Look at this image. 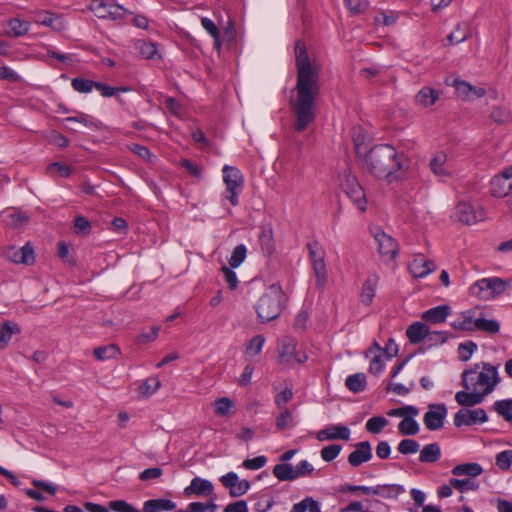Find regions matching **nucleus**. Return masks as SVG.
<instances>
[{"label": "nucleus", "mask_w": 512, "mask_h": 512, "mask_svg": "<svg viewBox=\"0 0 512 512\" xmlns=\"http://www.w3.org/2000/svg\"><path fill=\"white\" fill-rule=\"evenodd\" d=\"M297 68L296 85L291 91L295 96L289 100L295 118L294 129L302 132L316 119V98L320 93V76L316 66L310 62L306 47L300 41L295 43Z\"/></svg>", "instance_id": "nucleus-1"}, {"label": "nucleus", "mask_w": 512, "mask_h": 512, "mask_svg": "<svg viewBox=\"0 0 512 512\" xmlns=\"http://www.w3.org/2000/svg\"><path fill=\"white\" fill-rule=\"evenodd\" d=\"M355 143V152L361 159L362 168L379 179H385L389 183L401 179L399 172L406 167L405 155L399 154L396 149L389 144L375 145L369 150L365 146Z\"/></svg>", "instance_id": "nucleus-2"}, {"label": "nucleus", "mask_w": 512, "mask_h": 512, "mask_svg": "<svg viewBox=\"0 0 512 512\" xmlns=\"http://www.w3.org/2000/svg\"><path fill=\"white\" fill-rule=\"evenodd\" d=\"M500 380L498 367L488 362L474 364L469 369H465L461 374V385L466 390H470L471 386L474 389L482 387L483 390L481 392L485 395L490 394Z\"/></svg>", "instance_id": "nucleus-3"}, {"label": "nucleus", "mask_w": 512, "mask_h": 512, "mask_svg": "<svg viewBox=\"0 0 512 512\" xmlns=\"http://www.w3.org/2000/svg\"><path fill=\"white\" fill-rule=\"evenodd\" d=\"M287 302V296L279 283L268 286L256 302L255 309L259 323H267L280 317Z\"/></svg>", "instance_id": "nucleus-4"}, {"label": "nucleus", "mask_w": 512, "mask_h": 512, "mask_svg": "<svg viewBox=\"0 0 512 512\" xmlns=\"http://www.w3.org/2000/svg\"><path fill=\"white\" fill-rule=\"evenodd\" d=\"M511 287V280L500 277L482 278L474 282L470 288V294L480 300H491L501 296Z\"/></svg>", "instance_id": "nucleus-5"}, {"label": "nucleus", "mask_w": 512, "mask_h": 512, "mask_svg": "<svg viewBox=\"0 0 512 512\" xmlns=\"http://www.w3.org/2000/svg\"><path fill=\"white\" fill-rule=\"evenodd\" d=\"M309 253V259L312 263L313 272L316 278L315 286L323 290L326 286L328 275L325 264V250L321 244L314 240L306 244Z\"/></svg>", "instance_id": "nucleus-6"}, {"label": "nucleus", "mask_w": 512, "mask_h": 512, "mask_svg": "<svg viewBox=\"0 0 512 512\" xmlns=\"http://www.w3.org/2000/svg\"><path fill=\"white\" fill-rule=\"evenodd\" d=\"M222 172L223 181L226 186L224 197L232 206H236L238 205V197L244 184L243 174L238 168L229 165H225Z\"/></svg>", "instance_id": "nucleus-7"}, {"label": "nucleus", "mask_w": 512, "mask_h": 512, "mask_svg": "<svg viewBox=\"0 0 512 512\" xmlns=\"http://www.w3.org/2000/svg\"><path fill=\"white\" fill-rule=\"evenodd\" d=\"M89 8L100 19L122 20L126 13H131L123 6L114 4L112 0H91Z\"/></svg>", "instance_id": "nucleus-8"}, {"label": "nucleus", "mask_w": 512, "mask_h": 512, "mask_svg": "<svg viewBox=\"0 0 512 512\" xmlns=\"http://www.w3.org/2000/svg\"><path fill=\"white\" fill-rule=\"evenodd\" d=\"M448 410L444 403H432L428 405V411L424 414L423 422L430 431L443 428Z\"/></svg>", "instance_id": "nucleus-9"}, {"label": "nucleus", "mask_w": 512, "mask_h": 512, "mask_svg": "<svg viewBox=\"0 0 512 512\" xmlns=\"http://www.w3.org/2000/svg\"><path fill=\"white\" fill-rule=\"evenodd\" d=\"M378 245V251L382 257L394 260L398 254V244L394 238L387 235L380 227L371 230Z\"/></svg>", "instance_id": "nucleus-10"}, {"label": "nucleus", "mask_w": 512, "mask_h": 512, "mask_svg": "<svg viewBox=\"0 0 512 512\" xmlns=\"http://www.w3.org/2000/svg\"><path fill=\"white\" fill-rule=\"evenodd\" d=\"M488 421V416L483 408L475 410L460 409L454 415V425L457 428L462 426H472L475 424H482Z\"/></svg>", "instance_id": "nucleus-11"}, {"label": "nucleus", "mask_w": 512, "mask_h": 512, "mask_svg": "<svg viewBox=\"0 0 512 512\" xmlns=\"http://www.w3.org/2000/svg\"><path fill=\"white\" fill-rule=\"evenodd\" d=\"M343 189L360 211H366L367 200L364 189L354 176L348 175L346 177Z\"/></svg>", "instance_id": "nucleus-12"}, {"label": "nucleus", "mask_w": 512, "mask_h": 512, "mask_svg": "<svg viewBox=\"0 0 512 512\" xmlns=\"http://www.w3.org/2000/svg\"><path fill=\"white\" fill-rule=\"evenodd\" d=\"M222 485L229 489V495L233 498L240 497L250 489V482L246 479H239L235 472H228L220 478Z\"/></svg>", "instance_id": "nucleus-13"}, {"label": "nucleus", "mask_w": 512, "mask_h": 512, "mask_svg": "<svg viewBox=\"0 0 512 512\" xmlns=\"http://www.w3.org/2000/svg\"><path fill=\"white\" fill-rule=\"evenodd\" d=\"M483 211L468 202H459L455 207L454 217L461 223L472 225L483 219Z\"/></svg>", "instance_id": "nucleus-14"}, {"label": "nucleus", "mask_w": 512, "mask_h": 512, "mask_svg": "<svg viewBox=\"0 0 512 512\" xmlns=\"http://www.w3.org/2000/svg\"><path fill=\"white\" fill-rule=\"evenodd\" d=\"M479 315L478 308H472L465 311H462L458 317L451 322V327L455 330H460L464 332H475V322L477 321Z\"/></svg>", "instance_id": "nucleus-15"}, {"label": "nucleus", "mask_w": 512, "mask_h": 512, "mask_svg": "<svg viewBox=\"0 0 512 512\" xmlns=\"http://www.w3.org/2000/svg\"><path fill=\"white\" fill-rule=\"evenodd\" d=\"M436 268L434 261L425 260L421 255L415 257L408 265L409 272L414 278H424Z\"/></svg>", "instance_id": "nucleus-16"}, {"label": "nucleus", "mask_w": 512, "mask_h": 512, "mask_svg": "<svg viewBox=\"0 0 512 512\" xmlns=\"http://www.w3.org/2000/svg\"><path fill=\"white\" fill-rule=\"evenodd\" d=\"M372 458L371 444L368 441L359 442L356 449L348 456V463L353 467H358L362 463L370 461Z\"/></svg>", "instance_id": "nucleus-17"}, {"label": "nucleus", "mask_w": 512, "mask_h": 512, "mask_svg": "<svg viewBox=\"0 0 512 512\" xmlns=\"http://www.w3.org/2000/svg\"><path fill=\"white\" fill-rule=\"evenodd\" d=\"M351 431L347 426L344 425H330L326 428L318 431L317 439L319 441L325 440H349Z\"/></svg>", "instance_id": "nucleus-18"}, {"label": "nucleus", "mask_w": 512, "mask_h": 512, "mask_svg": "<svg viewBox=\"0 0 512 512\" xmlns=\"http://www.w3.org/2000/svg\"><path fill=\"white\" fill-rule=\"evenodd\" d=\"M214 488L213 484L206 479L195 477L192 479L189 486L184 489V494L190 496L192 494L198 496H211L213 495Z\"/></svg>", "instance_id": "nucleus-19"}, {"label": "nucleus", "mask_w": 512, "mask_h": 512, "mask_svg": "<svg viewBox=\"0 0 512 512\" xmlns=\"http://www.w3.org/2000/svg\"><path fill=\"white\" fill-rule=\"evenodd\" d=\"M379 282V276L376 273L368 274L365 282L362 285L360 299L361 303L369 306L375 297L376 289Z\"/></svg>", "instance_id": "nucleus-20"}, {"label": "nucleus", "mask_w": 512, "mask_h": 512, "mask_svg": "<svg viewBox=\"0 0 512 512\" xmlns=\"http://www.w3.org/2000/svg\"><path fill=\"white\" fill-rule=\"evenodd\" d=\"M9 259L16 264L32 265L35 262V253L33 246L27 242L20 249H13L8 255Z\"/></svg>", "instance_id": "nucleus-21"}, {"label": "nucleus", "mask_w": 512, "mask_h": 512, "mask_svg": "<svg viewBox=\"0 0 512 512\" xmlns=\"http://www.w3.org/2000/svg\"><path fill=\"white\" fill-rule=\"evenodd\" d=\"M451 312V308L449 305H439L433 308H430L426 310L422 314V319L425 322L431 323V324H438L445 322L446 318Z\"/></svg>", "instance_id": "nucleus-22"}, {"label": "nucleus", "mask_w": 512, "mask_h": 512, "mask_svg": "<svg viewBox=\"0 0 512 512\" xmlns=\"http://www.w3.org/2000/svg\"><path fill=\"white\" fill-rule=\"evenodd\" d=\"M473 390V392H468L469 390L458 391L455 394L456 402L463 407H473L482 403L486 395L483 392H477L474 388Z\"/></svg>", "instance_id": "nucleus-23"}, {"label": "nucleus", "mask_w": 512, "mask_h": 512, "mask_svg": "<svg viewBox=\"0 0 512 512\" xmlns=\"http://www.w3.org/2000/svg\"><path fill=\"white\" fill-rule=\"evenodd\" d=\"M297 342L294 338H284L278 349V357L280 362L289 363L296 357Z\"/></svg>", "instance_id": "nucleus-24"}, {"label": "nucleus", "mask_w": 512, "mask_h": 512, "mask_svg": "<svg viewBox=\"0 0 512 512\" xmlns=\"http://www.w3.org/2000/svg\"><path fill=\"white\" fill-rule=\"evenodd\" d=\"M429 334V327L419 321L412 323L406 330V335L411 344L421 343Z\"/></svg>", "instance_id": "nucleus-25"}, {"label": "nucleus", "mask_w": 512, "mask_h": 512, "mask_svg": "<svg viewBox=\"0 0 512 512\" xmlns=\"http://www.w3.org/2000/svg\"><path fill=\"white\" fill-rule=\"evenodd\" d=\"M405 492V488L400 484H383L373 486L372 494L378 495L384 499H397Z\"/></svg>", "instance_id": "nucleus-26"}, {"label": "nucleus", "mask_w": 512, "mask_h": 512, "mask_svg": "<svg viewBox=\"0 0 512 512\" xmlns=\"http://www.w3.org/2000/svg\"><path fill=\"white\" fill-rule=\"evenodd\" d=\"M176 508V504L170 499H149L143 504V512H162L171 511Z\"/></svg>", "instance_id": "nucleus-27"}, {"label": "nucleus", "mask_w": 512, "mask_h": 512, "mask_svg": "<svg viewBox=\"0 0 512 512\" xmlns=\"http://www.w3.org/2000/svg\"><path fill=\"white\" fill-rule=\"evenodd\" d=\"M441 458V448L438 443L425 445L419 454V461L422 463H435Z\"/></svg>", "instance_id": "nucleus-28"}, {"label": "nucleus", "mask_w": 512, "mask_h": 512, "mask_svg": "<svg viewBox=\"0 0 512 512\" xmlns=\"http://www.w3.org/2000/svg\"><path fill=\"white\" fill-rule=\"evenodd\" d=\"M474 324L476 331H482L490 335H495L500 331L499 322L493 319H486L482 312H479L477 321Z\"/></svg>", "instance_id": "nucleus-29"}, {"label": "nucleus", "mask_w": 512, "mask_h": 512, "mask_svg": "<svg viewBox=\"0 0 512 512\" xmlns=\"http://www.w3.org/2000/svg\"><path fill=\"white\" fill-rule=\"evenodd\" d=\"M451 472L455 476L466 475L470 478H474L483 473V468L478 463H464L456 465Z\"/></svg>", "instance_id": "nucleus-30"}, {"label": "nucleus", "mask_w": 512, "mask_h": 512, "mask_svg": "<svg viewBox=\"0 0 512 512\" xmlns=\"http://www.w3.org/2000/svg\"><path fill=\"white\" fill-rule=\"evenodd\" d=\"M345 386L353 393H360L367 386V379L364 373H355L349 375L345 380Z\"/></svg>", "instance_id": "nucleus-31"}, {"label": "nucleus", "mask_w": 512, "mask_h": 512, "mask_svg": "<svg viewBox=\"0 0 512 512\" xmlns=\"http://www.w3.org/2000/svg\"><path fill=\"white\" fill-rule=\"evenodd\" d=\"M470 37V30L467 23H458L454 30L447 36L449 44L455 45L466 41Z\"/></svg>", "instance_id": "nucleus-32"}, {"label": "nucleus", "mask_w": 512, "mask_h": 512, "mask_svg": "<svg viewBox=\"0 0 512 512\" xmlns=\"http://www.w3.org/2000/svg\"><path fill=\"white\" fill-rule=\"evenodd\" d=\"M438 98V91L431 87H423L415 96L416 102L424 107L433 105Z\"/></svg>", "instance_id": "nucleus-33"}, {"label": "nucleus", "mask_w": 512, "mask_h": 512, "mask_svg": "<svg viewBox=\"0 0 512 512\" xmlns=\"http://www.w3.org/2000/svg\"><path fill=\"white\" fill-rule=\"evenodd\" d=\"M446 161L447 155L442 151L437 152L430 160L429 167L435 175L446 177L449 175L448 171L444 167Z\"/></svg>", "instance_id": "nucleus-34"}, {"label": "nucleus", "mask_w": 512, "mask_h": 512, "mask_svg": "<svg viewBox=\"0 0 512 512\" xmlns=\"http://www.w3.org/2000/svg\"><path fill=\"white\" fill-rule=\"evenodd\" d=\"M273 475L279 481H293L296 479L295 470L291 464L281 463L273 468Z\"/></svg>", "instance_id": "nucleus-35"}, {"label": "nucleus", "mask_w": 512, "mask_h": 512, "mask_svg": "<svg viewBox=\"0 0 512 512\" xmlns=\"http://www.w3.org/2000/svg\"><path fill=\"white\" fill-rule=\"evenodd\" d=\"M401 435L414 436L419 433L420 427L418 422L411 416H405L398 425Z\"/></svg>", "instance_id": "nucleus-36"}, {"label": "nucleus", "mask_w": 512, "mask_h": 512, "mask_svg": "<svg viewBox=\"0 0 512 512\" xmlns=\"http://www.w3.org/2000/svg\"><path fill=\"white\" fill-rule=\"evenodd\" d=\"M21 329L17 323L5 321L0 324V342L7 345L13 334H18Z\"/></svg>", "instance_id": "nucleus-37"}, {"label": "nucleus", "mask_w": 512, "mask_h": 512, "mask_svg": "<svg viewBox=\"0 0 512 512\" xmlns=\"http://www.w3.org/2000/svg\"><path fill=\"white\" fill-rule=\"evenodd\" d=\"M119 353V348L114 344L99 346L93 351L94 357L99 361L115 358Z\"/></svg>", "instance_id": "nucleus-38"}, {"label": "nucleus", "mask_w": 512, "mask_h": 512, "mask_svg": "<svg viewBox=\"0 0 512 512\" xmlns=\"http://www.w3.org/2000/svg\"><path fill=\"white\" fill-rule=\"evenodd\" d=\"M8 26L10 28L9 35L14 37H20L28 33L30 23L28 21H24L18 18H12L9 20Z\"/></svg>", "instance_id": "nucleus-39"}, {"label": "nucleus", "mask_w": 512, "mask_h": 512, "mask_svg": "<svg viewBox=\"0 0 512 512\" xmlns=\"http://www.w3.org/2000/svg\"><path fill=\"white\" fill-rule=\"evenodd\" d=\"M161 387V381L157 376L147 378L140 386L139 392L146 398L153 395Z\"/></svg>", "instance_id": "nucleus-40"}, {"label": "nucleus", "mask_w": 512, "mask_h": 512, "mask_svg": "<svg viewBox=\"0 0 512 512\" xmlns=\"http://www.w3.org/2000/svg\"><path fill=\"white\" fill-rule=\"evenodd\" d=\"M246 255H247V248L244 244H239L237 245L232 253H231V256L228 260L229 262V266L232 268V269H236L238 268L243 262L244 260L246 259Z\"/></svg>", "instance_id": "nucleus-41"}, {"label": "nucleus", "mask_w": 512, "mask_h": 512, "mask_svg": "<svg viewBox=\"0 0 512 512\" xmlns=\"http://www.w3.org/2000/svg\"><path fill=\"white\" fill-rule=\"evenodd\" d=\"M291 512H321L319 503L312 497H306L299 503L294 504Z\"/></svg>", "instance_id": "nucleus-42"}, {"label": "nucleus", "mask_w": 512, "mask_h": 512, "mask_svg": "<svg viewBox=\"0 0 512 512\" xmlns=\"http://www.w3.org/2000/svg\"><path fill=\"white\" fill-rule=\"evenodd\" d=\"M201 24L203 28L211 35V37L214 40V46L217 50H220L221 48V42H220V30L218 29L217 25L209 18L203 17L201 19Z\"/></svg>", "instance_id": "nucleus-43"}, {"label": "nucleus", "mask_w": 512, "mask_h": 512, "mask_svg": "<svg viewBox=\"0 0 512 512\" xmlns=\"http://www.w3.org/2000/svg\"><path fill=\"white\" fill-rule=\"evenodd\" d=\"M259 242L263 253L270 256L274 251V241L272 237V230H262L259 234Z\"/></svg>", "instance_id": "nucleus-44"}, {"label": "nucleus", "mask_w": 512, "mask_h": 512, "mask_svg": "<svg viewBox=\"0 0 512 512\" xmlns=\"http://www.w3.org/2000/svg\"><path fill=\"white\" fill-rule=\"evenodd\" d=\"M450 485L460 492H465L467 490L476 491L479 488V484L471 478H451Z\"/></svg>", "instance_id": "nucleus-45"}, {"label": "nucleus", "mask_w": 512, "mask_h": 512, "mask_svg": "<svg viewBox=\"0 0 512 512\" xmlns=\"http://www.w3.org/2000/svg\"><path fill=\"white\" fill-rule=\"evenodd\" d=\"M494 409L506 421L512 422V399L496 401L494 403Z\"/></svg>", "instance_id": "nucleus-46"}, {"label": "nucleus", "mask_w": 512, "mask_h": 512, "mask_svg": "<svg viewBox=\"0 0 512 512\" xmlns=\"http://www.w3.org/2000/svg\"><path fill=\"white\" fill-rule=\"evenodd\" d=\"M477 348V344L472 340L460 343L457 349L459 360L467 362L473 353L477 350Z\"/></svg>", "instance_id": "nucleus-47"}, {"label": "nucleus", "mask_w": 512, "mask_h": 512, "mask_svg": "<svg viewBox=\"0 0 512 512\" xmlns=\"http://www.w3.org/2000/svg\"><path fill=\"white\" fill-rule=\"evenodd\" d=\"M95 82L83 77H75L71 81L72 88L79 93H89L95 88Z\"/></svg>", "instance_id": "nucleus-48"}, {"label": "nucleus", "mask_w": 512, "mask_h": 512, "mask_svg": "<svg viewBox=\"0 0 512 512\" xmlns=\"http://www.w3.org/2000/svg\"><path fill=\"white\" fill-rule=\"evenodd\" d=\"M388 425V420L383 416H375L366 422V430L373 434L380 433Z\"/></svg>", "instance_id": "nucleus-49"}, {"label": "nucleus", "mask_w": 512, "mask_h": 512, "mask_svg": "<svg viewBox=\"0 0 512 512\" xmlns=\"http://www.w3.org/2000/svg\"><path fill=\"white\" fill-rule=\"evenodd\" d=\"M495 461L500 470H509L512 464V450H504L499 452L495 457Z\"/></svg>", "instance_id": "nucleus-50"}, {"label": "nucleus", "mask_w": 512, "mask_h": 512, "mask_svg": "<svg viewBox=\"0 0 512 512\" xmlns=\"http://www.w3.org/2000/svg\"><path fill=\"white\" fill-rule=\"evenodd\" d=\"M420 445L414 439H403L398 444V451L403 455L414 454L419 451Z\"/></svg>", "instance_id": "nucleus-51"}, {"label": "nucleus", "mask_w": 512, "mask_h": 512, "mask_svg": "<svg viewBox=\"0 0 512 512\" xmlns=\"http://www.w3.org/2000/svg\"><path fill=\"white\" fill-rule=\"evenodd\" d=\"M233 406L234 404L229 398L222 397L215 401L214 412L218 416H225L229 413Z\"/></svg>", "instance_id": "nucleus-52"}, {"label": "nucleus", "mask_w": 512, "mask_h": 512, "mask_svg": "<svg viewBox=\"0 0 512 512\" xmlns=\"http://www.w3.org/2000/svg\"><path fill=\"white\" fill-rule=\"evenodd\" d=\"M341 450L342 446L340 444H331L323 447L322 450L320 451V454L324 461L331 462L338 457Z\"/></svg>", "instance_id": "nucleus-53"}, {"label": "nucleus", "mask_w": 512, "mask_h": 512, "mask_svg": "<svg viewBox=\"0 0 512 512\" xmlns=\"http://www.w3.org/2000/svg\"><path fill=\"white\" fill-rule=\"evenodd\" d=\"M345 5L353 15L364 13L368 6V0H344Z\"/></svg>", "instance_id": "nucleus-54"}, {"label": "nucleus", "mask_w": 512, "mask_h": 512, "mask_svg": "<svg viewBox=\"0 0 512 512\" xmlns=\"http://www.w3.org/2000/svg\"><path fill=\"white\" fill-rule=\"evenodd\" d=\"M108 508L114 512H140L125 500H112L108 503Z\"/></svg>", "instance_id": "nucleus-55"}, {"label": "nucleus", "mask_w": 512, "mask_h": 512, "mask_svg": "<svg viewBox=\"0 0 512 512\" xmlns=\"http://www.w3.org/2000/svg\"><path fill=\"white\" fill-rule=\"evenodd\" d=\"M265 343V337L263 335L254 336L246 347V353L252 355H258L263 348Z\"/></svg>", "instance_id": "nucleus-56"}, {"label": "nucleus", "mask_w": 512, "mask_h": 512, "mask_svg": "<svg viewBox=\"0 0 512 512\" xmlns=\"http://www.w3.org/2000/svg\"><path fill=\"white\" fill-rule=\"evenodd\" d=\"M47 170L49 173L57 172L61 177L68 178L72 174L70 166L60 163L52 162L48 165Z\"/></svg>", "instance_id": "nucleus-57"}, {"label": "nucleus", "mask_w": 512, "mask_h": 512, "mask_svg": "<svg viewBox=\"0 0 512 512\" xmlns=\"http://www.w3.org/2000/svg\"><path fill=\"white\" fill-rule=\"evenodd\" d=\"M74 226H75V232L77 234L86 235V234L90 233V231H91V224H90L89 220L82 215H78L75 217Z\"/></svg>", "instance_id": "nucleus-58"}, {"label": "nucleus", "mask_w": 512, "mask_h": 512, "mask_svg": "<svg viewBox=\"0 0 512 512\" xmlns=\"http://www.w3.org/2000/svg\"><path fill=\"white\" fill-rule=\"evenodd\" d=\"M293 416L288 408H284L279 417L276 419V427L278 430L292 426Z\"/></svg>", "instance_id": "nucleus-59"}, {"label": "nucleus", "mask_w": 512, "mask_h": 512, "mask_svg": "<svg viewBox=\"0 0 512 512\" xmlns=\"http://www.w3.org/2000/svg\"><path fill=\"white\" fill-rule=\"evenodd\" d=\"M221 272L224 276L226 283L228 284V287L231 290H235L238 287V278L233 269L231 267L223 266L221 268Z\"/></svg>", "instance_id": "nucleus-60"}, {"label": "nucleus", "mask_w": 512, "mask_h": 512, "mask_svg": "<svg viewBox=\"0 0 512 512\" xmlns=\"http://www.w3.org/2000/svg\"><path fill=\"white\" fill-rule=\"evenodd\" d=\"M491 119L497 123H506L510 121V113L502 107H494L490 114Z\"/></svg>", "instance_id": "nucleus-61"}, {"label": "nucleus", "mask_w": 512, "mask_h": 512, "mask_svg": "<svg viewBox=\"0 0 512 512\" xmlns=\"http://www.w3.org/2000/svg\"><path fill=\"white\" fill-rule=\"evenodd\" d=\"M139 49L145 59H154L158 53L156 45L152 42H142Z\"/></svg>", "instance_id": "nucleus-62"}, {"label": "nucleus", "mask_w": 512, "mask_h": 512, "mask_svg": "<svg viewBox=\"0 0 512 512\" xmlns=\"http://www.w3.org/2000/svg\"><path fill=\"white\" fill-rule=\"evenodd\" d=\"M267 458L263 455L243 461V467L248 470H258L265 466Z\"/></svg>", "instance_id": "nucleus-63"}, {"label": "nucleus", "mask_w": 512, "mask_h": 512, "mask_svg": "<svg viewBox=\"0 0 512 512\" xmlns=\"http://www.w3.org/2000/svg\"><path fill=\"white\" fill-rule=\"evenodd\" d=\"M223 512H249V509L245 500H239L229 503Z\"/></svg>", "instance_id": "nucleus-64"}]
</instances>
